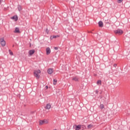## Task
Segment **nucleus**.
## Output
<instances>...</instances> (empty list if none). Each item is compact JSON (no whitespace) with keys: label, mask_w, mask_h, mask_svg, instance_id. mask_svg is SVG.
Returning a JSON list of instances; mask_svg holds the SVG:
<instances>
[{"label":"nucleus","mask_w":130,"mask_h":130,"mask_svg":"<svg viewBox=\"0 0 130 130\" xmlns=\"http://www.w3.org/2000/svg\"><path fill=\"white\" fill-rule=\"evenodd\" d=\"M41 73V71L40 70H35L34 73L35 77H36L37 79H39V78H40V75L38 74H40Z\"/></svg>","instance_id":"obj_1"},{"label":"nucleus","mask_w":130,"mask_h":130,"mask_svg":"<svg viewBox=\"0 0 130 130\" xmlns=\"http://www.w3.org/2000/svg\"><path fill=\"white\" fill-rule=\"evenodd\" d=\"M115 34H116V35H121V34H123V31L121 29H117L114 31Z\"/></svg>","instance_id":"obj_2"},{"label":"nucleus","mask_w":130,"mask_h":130,"mask_svg":"<svg viewBox=\"0 0 130 130\" xmlns=\"http://www.w3.org/2000/svg\"><path fill=\"white\" fill-rule=\"evenodd\" d=\"M0 43L2 46H6V41H5L4 38H0Z\"/></svg>","instance_id":"obj_3"},{"label":"nucleus","mask_w":130,"mask_h":130,"mask_svg":"<svg viewBox=\"0 0 130 130\" xmlns=\"http://www.w3.org/2000/svg\"><path fill=\"white\" fill-rule=\"evenodd\" d=\"M44 123H48V121L46 119L40 120V122H39L40 125H42V124H44Z\"/></svg>","instance_id":"obj_4"},{"label":"nucleus","mask_w":130,"mask_h":130,"mask_svg":"<svg viewBox=\"0 0 130 130\" xmlns=\"http://www.w3.org/2000/svg\"><path fill=\"white\" fill-rule=\"evenodd\" d=\"M46 50L47 55H48V54H50V53L51 52V50H50V48H49V47L47 48Z\"/></svg>","instance_id":"obj_5"},{"label":"nucleus","mask_w":130,"mask_h":130,"mask_svg":"<svg viewBox=\"0 0 130 130\" xmlns=\"http://www.w3.org/2000/svg\"><path fill=\"white\" fill-rule=\"evenodd\" d=\"M11 19H12V20H14L15 22H17V21L18 20V16L14 15V16L11 17Z\"/></svg>","instance_id":"obj_6"},{"label":"nucleus","mask_w":130,"mask_h":130,"mask_svg":"<svg viewBox=\"0 0 130 130\" xmlns=\"http://www.w3.org/2000/svg\"><path fill=\"white\" fill-rule=\"evenodd\" d=\"M28 53L29 55H33L35 53V50L32 49L29 51Z\"/></svg>","instance_id":"obj_7"},{"label":"nucleus","mask_w":130,"mask_h":130,"mask_svg":"<svg viewBox=\"0 0 130 130\" xmlns=\"http://www.w3.org/2000/svg\"><path fill=\"white\" fill-rule=\"evenodd\" d=\"M45 109H50L51 108V105L50 104H47L45 107Z\"/></svg>","instance_id":"obj_8"},{"label":"nucleus","mask_w":130,"mask_h":130,"mask_svg":"<svg viewBox=\"0 0 130 130\" xmlns=\"http://www.w3.org/2000/svg\"><path fill=\"white\" fill-rule=\"evenodd\" d=\"M47 72L49 75H51L53 73V69L50 68L48 70Z\"/></svg>","instance_id":"obj_9"},{"label":"nucleus","mask_w":130,"mask_h":130,"mask_svg":"<svg viewBox=\"0 0 130 130\" xmlns=\"http://www.w3.org/2000/svg\"><path fill=\"white\" fill-rule=\"evenodd\" d=\"M74 126H75V130H79L81 129V125H75Z\"/></svg>","instance_id":"obj_10"},{"label":"nucleus","mask_w":130,"mask_h":130,"mask_svg":"<svg viewBox=\"0 0 130 130\" xmlns=\"http://www.w3.org/2000/svg\"><path fill=\"white\" fill-rule=\"evenodd\" d=\"M99 26L101 28H102V27H103V22L102 21L99 22Z\"/></svg>","instance_id":"obj_11"},{"label":"nucleus","mask_w":130,"mask_h":130,"mask_svg":"<svg viewBox=\"0 0 130 130\" xmlns=\"http://www.w3.org/2000/svg\"><path fill=\"white\" fill-rule=\"evenodd\" d=\"M14 33H20V29L19 27H16L15 30H14Z\"/></svg>","instance_id":"obj_12"},{"label":"nucleus","mask_w":130,"mask_h":130,"mask_svg":"<svg viewBox=\"0 0 130 130\" xmlns=\"http://www.w3.org/2000/svg\"><path fill=\"white\" fill-rule=\"evenodd\" d=\"M18 10L19 12L22 11V6L21 5H18Z\"/></svg>","instance_id":"obj_13"},{"label":"nucleus","mask_w":130,"mask_h":130,"mask_svg":"<svg viewBox=\"0 0 130 130\" xmlns=\"http://www.w3.org/2000/svg\"><path fill=\"white\" fill-rule=\"evenodd\" d=\"M97 85H98L99 86V85H102V82L101 81V80H98L96 82Z\"/></svg>","instance_id":"obj_14"},{"label":"nucleus","mask_w":130,"mask_h":130,"mask_svg":"<svg viewBox=\"0 0 130 130\" xmlns=\"http://www.w3.org/2000/svg\"><path fill=\"white\" fill-rule=\"evenodd\" d=\"M9 54H10V55H14V53H13V52L12 51H11V50H9Z\"/></svg>","instance_id":"obj_15"},{"label":"nucleus","mask_w":130,"mask_h":130,"mask_svg":"<svg viewBox=\"0 0 130 130\" xmlns=\"http://www.w3.org/2000/svg\"><path fill=\"white\" fill-rule=\"evenodd\" d=\"M91 127H93V125L89 124L87 125V128H91Z\"/></svg>","instance_id":"obj_16"},{"label":"nucleus","mask_w":130,"mask_h":130,"mask_svg":"<svg viewBox=\"0 0 130 130\" xmlns=\"http://www.w3.org/2000/svg\"><path fill=\"white\" fill-rule=\"evenodd\" d=\"M73 81H75L76 82H78V78H76V77L73 78Z\"/></svg>","instance_id":"obj_17"},{"label":"nucleus","mask_w":130,"mask_h":130,"mask_svg":"<svg viewBox=\"0 0 130 130\" xmlns=\"http://www.w3.org/2000/svg\"><path fill=\"white\" fill-rule=\"evenodd\" d=\"M57 82V80L56 79L53 80V85H55Z\"/></svg>","instance_id":"obj_18"},{"label":"nucleus","mask_w":130,"mask_h":130,"mask_svg":"<svg viewBox=\"0 0 130 130\" xmlns=\"http://www.w3.org/2000/svg\"><path fill=\"white\" fill-rule=\"evenodd\" d=\"M100 108H101V109H103V108H104V105L101 104V105H100Z\"/></svg>","instance_id":"obj_19"},{"label":"nucleus","mask_w":130,"mask_h":130,"mask_svg":"<svg viewBox=\"0 0 130 130\" xmlns=\"http://www.w3.org/2000/svg\"><path fill=\"white\" fill-rule=\"evenodd\" d=\"M48 32H49V31L48 30V29L46 28V32L48 34Z\"/></svg>","instance_id":"obj_20"},{"label":"nucleus","mask_w":130,"mask_h":130,"mask_svg":"<svg viewBox=\"0 0 130 130\" xmlns=\"http://www.w3.org/2000/svg\"><path fill=\"white\" fill-rule=\"evenodd\" d=\"M122 2V0H118V3L119 4H120V3H121Z\"/></svg>","instance_id":"obj_21"},{"label":"nucleus","mask_w":130,"mask_h":130,"mask_svg":"<svg viewBox=\"0 0 130 130\" xmlns=\"http://www.w3.org/2000/svg\"><path fill=\"white\" fill-rule=\"evenodd\" d=\"M56 37H58V36H53L52 38H56Z\"/></svg>","instance_id":"obj_22"},{"label":"nucleus","mask_w":130,"mask_h":130,"mask_svg":"<svg viewBox=\"0 0 130 130\" xmlns=\"http://www.w3.org/2000/svg\"><path fill=\"white\" fill-rule=\"evenodd\" d=\"M54 48L55 50H58V48L57 47H55Z\"/></svg>","instance_id":"obj_23"},{"label":"nucleus","mask_w":130,"mask_h":130,"mask_svg":"<svg viewBox=\"0 0 130 130\" xmlns=\"http://www.w3.org/2000/svg\"><path fill=\"white\" fill-rule=\"evenodd\" d=\"M114 68H116V67L117 66V64H114Z\"/></svg>","instance_id":"obj_24"},{"label":"nucleus","mask_w":130,"mask_h":130,"mask_svg":"<svg viewBox=\"0 0 130 130\" xmlns=\"http://www.w3.org/2000/svg\"><path fill=\"white\" fill-rule=\"evenodd\" d=\"M95 93H96V94H98V90H95Z\"/></svg>","instance_id":"obj_25"},{"label":"nucleus","mask_w":130,"mask_h":130,"mask_svg":"<svg viewBox=\"0 0 130 130\" xmlns=\"http://www.w3.org/2000/svg\"><path fill=\"white\" fill-rule=\"evenodd\" d=\"M46 89H48V86H47V85L46 86Z\"/></svg>","instance_id":"obj_26"},{"label":"nucleus","mask_w":130,"mask_h":130,"mask_svg":"<svg viewBox=\"0 0 130 130\" xmlns=\"http://www.w3.org/2000/svg\"><path fill=\"white\" fill-rule=\"evenodd\" d=\"M1 3H2V0H0V5H1Z\"/></svg>","instance_id":"obj_27"},{"label":"nucleus","mask_w":130,"mask_h":130,"mask_svg":"<svg viewBox=\"0 0 130 130\" xmlns=\"http://www.w3.org/2000/svg\"><path fill=\"white\" fill-rule=\"evenodd\" d=\"M89 33H93L92 31H89Z\"/></svg>","instance_id":"obj_28"},{"label":"nucleus","mask_w":130,"mask_h":130,"mask_svg":"<svg viewBox=\"0 0 130 130\" xmlns=\"http://www.w3.org/2000/svg\"><path fill=\"white\" fill-rule=\"evenodd\" d=\"M107 24H109V22H107Z\"/></svg>","instance_id":"obj_29"},{"label":"nucleus","mask_w":130,"mask_h":130,"mask_svg":"<svg viewBox=\"0 0 130 130\" xmlns=\"http://www.w3.org/2000/svg\"><path fill=\"white\" fill-rule=\"evenodd\" d=\"M54 130H56V129H54Z\"/></svg>","instance_id":"obj_30"},{"label":"nucleus","mask_w":130,"mask_h":130,"mask_svg":"<svg viewBox=\"0 0 130 130\" xmlns=\"http://www.w3.org/2000/svg\"><path fill=\"white\" fill-rule=\"evenodd\" d=\"M13 47H14V45L13 46Z\"/></svg>","instance_id":"obj_31"}]
</instances>
